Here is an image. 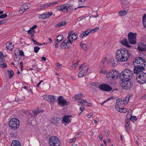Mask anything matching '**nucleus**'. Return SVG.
<instances>
[{
    "instance_id": "59",
    "label": "nucleus",
    "mask_w": 146,
    "mask_h": 146,
    "mask_svg": "<svg viewBox=\"0 0 146 146\" xmlns=\"http://www.w3.org/2000/svg\"><path fill=\"white\" fill-rule=\"evenodd\" d=\"M11 135L13 137H15L16 136V133H15L11 132L10 133Z\"/></svg>"
},
{
    "instance_id": "31",
    "label": "nucleus",
    "mask_w": 146,
    "mask_h": 146,
    "mask_svg": "<svg viewBox=\"0 0 146 146\" xmlns=\"http://www.w3.org/2000/svg\"><path fill=\"white\" fill-rule=\"evenodd\" d=\"M39 108H37V109H35L33 111V112L35 115H37L39 113L41 112L42 111L40 110Z\"/></svg>"
},
{
    "instance_id": "36",
    "label": "nucleus",
    "mask_w": 146,
    "mask_h": 146,
    "mask_svg": "<svg viewBox=\"0 0 146 146\" xmlns=\"http://www.w3.org/2000/svg\"><path fill=\"white\" fill-rule=\"evenodd\" d=\"M58 2H50L49 3H48V5L49 7H51L53 6H54L55 5L57 4Z\"/></svg>"
},
{
    "instance_id": "35",
    "label": "nucleus",
    "mask_w": 146,
    "mask_h": 146,
    "mask_svg": "<svg viewBox=\"0 0 146 146\" xmlns=\"http://www.w3.org/2000/svg\"><path fill=\"white\" fill-rule=\"evenodd\" d=\"M58 2H50L49 3H48V5L49 7H51L53 6H54L55 5L57 4Z\"/></svg>"
},
{
    "instance_id": "22",
    "label": "nucleus",
    "mask_w": 146,
    "mask_h": 146,
    "mask_svg": "<svg viewBox=\"0 0 146 146\" xmlns=\"http://www.w3.org/2000/svg\"><path fill=\"white\" fill-rule=\"evenodd\" d=\"M6 48L8 50L10 49L11 50L13 48V46L12 45V42H7L6 44Z\"/></svg>"
},
{
    "instance_id": "21",
    "label": "nucleus",
    "mask_w": 146,
    "mask_h": 146,
    "mask_svg": "<svg viewBox=\"0 0 146 146\" xmlns=\"http://www.w3.org/2000/svg\"><path fill=\"white\" fill-rule=\"evenodd\" d=\"M11 146H21V145L19 141L14 140L12 142Z\"/></svg>"
},
{
    "instance_id": "62",
    "label": "nucleus",
    "mask_w": 146,
    "mask_h": 146,
    "mask_svg": "<svg viewBox=\"0 0 146 146\" xmlns=\"http://www.w3.org/2000/svg\"><path fill=\"white\" fill-rule=\"evenodd\" d=\"M52 13L51 12H49L48 13H46V14H47V15L48 16V18L51 16L52 15Z\"/></svg>"
},
{
    "instance_id": "50",
    "label": "nucleus",
    "mask_w": 146,
    "mask_h": 146,
    "mask_svg": "<svg viewBox=\"0 0 146 146\" xmlns=\"http://www.w3.org/2000/svg\"><path fill=\"white\" fill-rule=\"evenodd\" d=\"M7 16L6 14H4L3 15H2L0 16V18L1 19H3L5 18Z\"/></svg>"
},
{
    "instance_id": "13",
    "label": "nucleus",
    "mask_w": 146,
    "mask_h": 146,
    "mask_svg": "<svg viewBox=\"0 0 146 146\" xmlns=\"http://www.w3.org/2000/svg\"><path fill=\"white\" fill-rule=\"evenodd\" d=\"M58 102V105L62 106H64L67 104L66 101L63 99V97L62 96L59 97Z\"/></svg>"
},
{
    "instance_id": "52",
    "label": "nucleus",
    "mask_w": 146,
    "mask_h": 146,
    "mask_svg": "<svg viewBox=\"0 0 146 146\" xmlns=\"http://www.w3.org/2000/svg\"><path fill=\"white\" fill-rule=\"evenodd\" d=\"M33 111L31 112V111H27L25 113L30 116H32L33 115Z\"/></svg>"
},
{
    "instance_id": "24",
    "label": "nucleus",
    "mask_w": 146,
    "mask_h": 146,
    "mask_svg": "<svg viewBox=\"0 0 146 146\" xmlns=\"http://www.w3.org/2000/svg\"><path fill=\"white\" fill-rule=\"evenodd\" d=\"M129 98L128 97L125 98L124 100L120 102V104H126L129 101Z\"/></svg>"
},
{
    "instance_id": "44",
    "label": "nucleus",
    "mask_w": 146,
    "mask_h": 146,
    "mask_svg": "<svg viewBox=\"0 0 146 146\" xmlns=\"http://www.w3.org/2000/svg\"><path fill=\"white\" fill-rule=\"evenodd\" d=\"M80 61V60H78L76 63L73 64L72 66V67L74 69L78 65V63Z\"/></svg>"
},
{
    "instance_id": "53",
    "label": "nucleus",
    "mask_w": 146,
    "mask_h": 146,
    "mask_svg": "<svg viewBox=\"0 0 146 146\" xmlns=\"http://www.w3.org/2000/svg\"><path fill=\"white\" fill-rule=\"evenodd\" d=\"M86 0H79L78 1V3L80 5L83 4Z\"/></svg>"
},
{
    "instance_id": "56",
    "label": "nucleus",
    "mask_w": 146,
    "mask_h": 146,
    "mask_svg": "<svg viewBox=\"0 0 146 146\" xmlns=\"http://www.w3.org/2000/svg\"><path fill=\"white\" fill-rule=\"evenodd\" d=\"M14 54L16 56H19V52L18 50H15L14 52Z\"/></svg>"
},
{
    "instance_id": "7",
    "label": "nucleus",
    "mask_w": 146,
    "mask_h": 146,
    "mask_svg": "<svg viewBox=\"0 0 146 146\" xmlns=\"http://www.w3.org/2000/svg\"><path fill=\"white\" fill-rule=\"evenodd\" d=\"M58 9L63 12H71L73 10V8L70 5L66 4L57 7Z\"/></svg>"
},
{
    "instance_id": "39",
    "label": "nucleus",
    "mask_w": 146,
    "mask_h": 146,
    "mask_svg": "<svg viewBox=\"0 0 146 146\" xmlns=\"http://www.w3.org/2000/svg\"><path fill=\"white\" fill-rule=\"evenodd\" d=\"M58 123V122L57 119L55 118L53 119L51 121V123L54 125L57 124Z\"/></svg>"
},
{
    "instance_id": "27",
    "label": "nucleus",
    "mask_w": 146,
    "mask_h": 146,
    "mask_svg": "<svg viewBox=\"0 0 146 146\" xmlns=\"http://www.w3.org/2000/svg\"><path fill=\"white\" fill-rule=\"evenodd\" d=\"M77 33H74L71 35V38L74 40H76L77 38Z\"/></svg>"
},
{
    "instance_id": "45",
    "label": "nucleus",
    "mask_w": 146,
    "mask_h": 146,
    "mask_svg": "<svg viewBox=\"0 0 146 146\" xmlns=\"http://www.w3.org/2000/svg\"><path fill=\"white\" fill-rule=\"evenodd\" d=\"M88 16H87L86 15V16H83L82 17H79L78 18V21H80L82 20L83 19L86 18Z\"/></svg>"
},
{
    "instance_id": "11",
    "label": "nucleus",
    "mask_w": 146,
    "mask_h": 146,
    "mask_svg": "<svg viewBox=\"0 0 146 146\" xmlns=\"http://www.w3.org/2000/svg\"><path fill=\"white\" fill-rule=\"evenodd\" d=\"M121 6L124 10L128 11L129 6V3L127 0H120Z\"/></svg>"
},
{
    "instance_id": "14",
    "label": "nucleus",
    "mask_w": 146,
    "mask_h": 146,
    "mask_svg": "<svg viewBox=\"0 0 146 146\" xmlns=\"http://www.w3.org/2000/svg\"><path fill=\"white\" fill-rule=\"evenodd\" d=\"M71 115H65L63 117L62 120L65 123V124L66 125L68 124L70 122L71 120Z\"/></svg>"
},
{
    "instance_id": "32",
    "label": "nucleus",
    "mask_w": 146,
    "mask_h": 146,
    "mask_svg": "<svg viewBox=\"0 0 146 146\" xmlns=\"http://www.w3.org/2000/svg\"><path fill=\"white\" fill-rule=\"evenodd\" d=\"M8 72L9 76V78L10 79L13 77L14 74V72L12 70H8Z\"/></svg>"
},
{
    "instance_id": "26",
    "label": "nucleus",
    "mask_w": 146,
    "mask_h": 146,
    "mask_svg": "<svg viewBox=\"0 0 146 146\" xmlns=\"http://www.w3.org/2000/svg\"><path fill=\"white\" fill-rule=\"evenodd\" d=\"M87 74V73H85L83 71V70H81L78 74V77L79 78L82 77L84 75H86Z\"/></svg>"
},
{
    "instance_id": "25",
    "label": "nucleus",
    "mask_w": 146,
    "mask_h": 146,
    "mask_svg": "<svg viewBox=\"0 0 146 146\" xmlns=\"http://www.w3.org/2000/svg\"><path fill=\"white\" fill-rule=\"evenodd\" d=\"M38 17L40 19H44L48 18V16L47 15L46 13H45L40 15L38 16Z\"/></svg>"
},
{
    "instance_id": "9",
    "label": "nucleus",
    "mask_w": 146,
    "mask_h": 146,
    "mask_svg": "<svg viewBox=\"0 0 146 146\" xmlns=\"http://www.w3.org/2000/svg\"><path fill=\"white\" fill-rule=\"evenodd\" d=\"M136 33L132 32L129 33L128 35L129 41L131 44H135L136 42Z\"/></svg>"
},
{
    "instance_id": "61",
    "label": "nucleus",
    "mask_w": 146,
    "mask_h": 146,
    "mask_svg": "<svg viewBox=\"0 0 146 146\" xmlns=\"http://www.w3.org/2000/svg\"><path fill=\"white\" fill-rule=\"evenodd\" d=\"M122 112L123 113H125L127 111V109L125 108H122Z\"/></svg>"
},
{
    "instance_id": "46",
    "label": "nucleus",
    "mask_w": 146,
    "mask_h": 146,
    "mask_svg": "<svg viewBox=\"0 0 146 146\" xmlns=\"http://www.w3.org/2000/svg\"><path fill=\"white\" fill-rule=\"evenodd\" d=\"M21 57L19 56H16L14 58V60L15 61H18L19 60Z\"/></svg>"
},
{
    "instance_id": "2",
    "label": "nucleus",
    "mask_w": 146,
    "mask_h": 146,
    "mask_svg": "<svg viewBox=\"0 0 146 146\" xmlns=\"http://www.w3.org/2000/svg\"><path fill=\"white\" fill-rule=\"evenodd\" d=\"M115 54L116 60L119 62L126 61L130 57L129 51L125 48L117 50Z\"/></svg>"
},
{
    "instance_id": "38",
    "label": "nucleus",
    "mask_w": 146,
    "mask_h": 146,
    "mask_svg": "<svg viewBox=\"0 0 146 146\" xmlns=\"http://www.w3.org/2000/svg\"><path fill=\"white\" fill-rule=\"evenodd\" d=\"M25 9H24V7L22 5V6L20 8L19 10V12L21 13H23L25 11Z\"/></svg>"
},
{
    "instance_id": "47",
    "label": "nucleus",
    "mask_w": 146,
    "mask_h": 146,
    "mask_svg": "<svg viewBox=\"0 0 146 146\" xmlns=\"http://www.w3.org/2000/svg\"><path fill=\"white\" fill-rule=\"evenodd\" d=\"M5 60V59L3 57H0V64H2Z\"/></svg>"
},
{
    "instance_id": "40",
    "label": "nucleus",
    "mask_w": 146,
    "mask_h": 146,
    "mask_svg": "<svg viewBox=\"0 0 146 146\" xmlns=\"http://www.w3.org/2000/svg\"><path fill=\"white\" fill-rule=\"evenodd\" d=\"M100 73L101 74H102L104 75L106 74L107 75L108 74V72L106 70H101Z\"/></svg>"
},
{
    "instance_id": "3",
    "label": "nucleus",
    "mask_w": 146,
    "mask_h": 146,
    "mask_svg": "<svg viewBox=\"0 0 146 146\" xmlns=\"http://www.w3.org/2000/svg\"><path fill=\"white\" fill-rule=\"evenodd\" d=\"M132 71L128 69L124 70L120 73V79L123 82L129 81L133 76Z\"/></svg>"
},
{
    "instance_id": "1",
    "label": "nucleus",
    "mask_w": 146,
    "mask_h": 146,
    "mask_svg": "<svg viewBox=\"0 0 146 146\" xmlns=\"http://www.w3.org/2000/svg\"><path fill=\"white\" fill-rule=\"evenodd\" d=\"M133 65L134 67V74L139 75L140 72H143L145 69L144 67L146 65L144 59L140 57H137L133 62Z\"/></svg>"
},
{
    "instance_id": "63",
    "label": "nucleus",
    "mask_w": 146,
    "mask_h": 146,
    "mask_svg": "<svg viewBox=\"0 0 146 146\" xmlns=\"http://www.w3.org/2000/svg\"><path fill=\"white\" fill-rule=\"evenodd\" d=\"M33 30H32V29H31V28L28 31V33L29 34H32V33L33 32Z\"/></svg>"
},
{
    "instance_id": "54",
    "label": "nucleus",
    "mask_w": 146,
    "mask_h": 146,
    "mask_svg": "<svg viewBox=\"0 0 146 146\" xmlns=\"http://www.w3.org/2000/svg\"><path fill=\"white\" fill-rule=\"evenodd\" d=\"M19 56L20 55L21 56H24L23 52L22 50H20L19 52Z\"/></svg>"
},
{
    "instance_id": "48",
    "label": "nucleus",
    "mask_w": 146,
    "mask_h": 146,
    "mask_svg": "<svg viewBox=\"0 0 146 146\" xmlns=\"http://www.w3.org/2000/svg\"><path fill=\"white\" fill-rule=\"evenodd\" d=\"M98 83L96 82H93L90 84V85L92 86L97 87L98 86Z\"/></svg>"
},
{
    "instance_id": "42",
    "label": "nucleus",
    "mask_w": 146,
    "mask_h": 146,
    "mask_svg": "<svg viewBox=\"0 0 146 146\" xmlns=\"http://www.w3.org/2000/svg\"><path fill=\"white\" fill-rule=\"evenodd\" d=\"M81 47L85 50H87V46L86 44H83L81 45Z\"/></svg>"
},
{
    "instance_id": "49",
    "label": "nucleus",
    "mask_w": 146,
    "mask_h": 146,
    "mask_svg": "<svg viewBox=\"0 0 146 146\" xmlns=\"http://www.w3.org/2000/svg\"><path fill=\"white\" fill-rule=\"evenodd\" d=\"M32 41L33 42L34 44H35L37 45H41L42 44L37 42V41H36L35 40H34V39H33Z\"/></svg>"
},
{
    "instance_id": "57",
    "label": "nucleus",
    "mask_w": 146,
    "mask_h": 146,
    "mask_svg": "<svg viewBox=\"0 0 146 146\" xmlns=\"http://www.w3.org/2000/svg\"><path fill=\"white\" fill-rule=\"evenodd\" d=\"M107 58L106 57H104L101 62V63L104 64V62L107 60Z\"/></svg>"
},
{
    "instance_id": "16",
    "label": "nucleus",
    "mask_w": 146,
    "mask_h": 146,
    "mask_svg": "<svg viewBox=\"0 0 146 146\" xmlns=\"http://www.w3.org/2000/svg\"><path fill=\"white\" fill-rule=\"evenodd\" d=\"M139 50L140 51H144L146 50V45H145L141 43L139 44L138 48Z\"/></svg>"
},
{
    "instance_id": "55",
    "label": "nucleus",
    "mask_w": 146,
    "mask_h": 146,
    "mask_svg": "<svg viewBox=\"0 0 146 146\" xmlns=\"http://www.w3.org/2000/svg\"><path fill=\"white\" fill-rule=\"evenodd\" d=\"M57 38L59 39V40H62L63 38V37L62 35H59L57 37Z\"/></svg>"
},
{
    "instance_id": "33",
    "label": "nucleus",
    "mask_w": 146,
    "mask_h": 146,
    "mask_svg": "<svg viewBox=\"0 0 146 146\" xmlns=\"http://www.w3.org/2000/svg\"><path fill=\"white\" fill-rule=\"evenodd\" d=\"M88 66H86L84 67L81 70H83V71L85 73H87L86 72L88 71Z\"/></svg>"
},
{
    "instance_id": "17",
    "label": "nucleus",
    "mask_w": 146,
    "mask_h": 146,
    "mask_svg": "<svg viewBox=\"0 0 146 146\" xmlns=\"http://www.w3.org/2000/svg\"><path fill=\"white\" fill-rule=\"evenodd\" d=\"M120 43L123 45L128 47H130L131 46L128 44L127 39L126 38H124L120 41Z\"/></svg>"
},
{
    "instance_id": "4",
    "label": "nucleus",
    "mask_w": 146,
    "mask_h": 146,
    "mask_svg": "<svg viewBox=\"0 0 146 146\" xmlns=\"http://www.w3.org/2000/svg\"><path fill=\"white\" fill-rule=\"evenodd\" d=\"M49 146H60V139L55 136H52L49 138Z\"/></svg>"
},
{
    "instance_id": "51",
    "label": "nucleus",
    "mask_w": 146,
    "mask_h": 146,
    "mask_svg": "<svg viewBox=\"0 0 146 146\" xmlns=\"http://www.w3.org/2000/svg\"><path fill=\"white\" fill-rule=\"evenodd\" d=\"M7 21V20L6 19H3L1 21H0V24L1 25H2L6 23Z\"/></svg>"
},
{
    "instance_id": "64",
    "label": "nucleus",
    "mask_w": 146,
    "mask_h": 146,
    "mask_svg": "<svg viewBox=\"0 0 146 146\" xmlns=\"http://www.w3.org/2000/svg\"><path fill=\"white\" fill-rule=\"evenodd\" d=\"M99 137L101 141H102L103 139V136L102 134H99Z\"/></svg>"
},
{
    "instance_id": "37",
    "label": "nucleus",
    "mask_w": 146,
    "mask_h": 146,
    "mask_svg": "<svg viewBox=\"0 0 146 146\" xmlns=\"http://www.w3.org/2000/svg\"><path fill=\"white\" fill-rule=\"evenodd\" d=\"M130 119L133 121H135L137 120V118L135 116L131 115Z\"/></svg>"
},
{
    "instance_id": "12",
    "label": "nucleus",
    "mask_w": 146,
    "mask_h": 146,
    "mask_svg": "<svg viewBox=\"0 0 146 146\" xmlns=\"http://www.w3.org/2000/svg\"><path fill=\"white\" fill-rule=\"evenodd\" d=\"M99 88L103 91H109L112 90V88L109 85L107 84H102L100 85Z\"/></svg>"
},
{
    "instance_id": "20",
    "label": "nucleus",
    "mask_w": 146,
    "mask_h": 146,
    "mask_svg": "<svg viewBox=\"0 0 146 146\" xmlns=\"http://www.w3.org/2000/svg\"><path fill=\"white\" fill-rule=\"evenodd\" d=\"M56 96L52 95H50L48 102L50 103H53L56 101Z\"/></svg>"
},
{
    "instance_id": "6",
    "label": "nucleus",
    "mask_w": 146,
    "mask_h": 146,
    "mask_svg": "<svg viewBox=\"0 0 146 146\" xmlns=\"http://www.w3.org/2000/svg\"><path fill=\"white\" fill-rule=\"evenodd\" d=\"M119 73L115 70H110L108 72L106 77L108 79L110 80H115L118 77Z\"/></svg>"
},
{
    "instance_id": "43",
    "label": "nucleus",
    "mask_w": 146,
    "mask_h": 146,
    "mask_svg": "<svg viewBox=\"0 0 146 146\" xmlns=\"http://www.w3.org/2000/svg\"><path fill=\"white\" fill-rule=\"evenodd\" d=\"M44 100L47 101L48 102L49 100V95H44L43 96Z\"/></svg>"
},
{
    "instance_id": "8",
    "label": "nucleus",
    "mask_w": 146,
    "mask_h": 146,
    "mask_svg": "<svg viewBox=\"0 0 146 146\" xmlns=\"http://www.w3.org/2000/svg\"><path fill=\"white\" fill-rule=\"evenodd\" d=\"M139 75L136 76V80L138 83L143 84L146 83V73L141 72Z\"/></svg>"
},
{
    "instance_id": "30",
    "label": "nucleus",
    "mask_w": 146,
    "mask_h": 146,
    "mask_svg": "<svg viewBox=\"0 0 146 146\" xmlns=\"http://www.w3.org/2000/svg\"><path fill=\"white\" fill-rule=\"evenodd\" d=\"M23 5L24 7V9H25V10L28 9L30 7V5L29 3L24 4Z\"/></svg>"
},
{
    "instance_id": "10",
    "label": "nucleus",
    "mask_w": 146,
    "mask_h": 146,
    "mask_svg": "<svg viewBox=\"0 0 146 146\" xmlns=\"http://www.w3.org/2000/svg\"><path fill=\"white\" fill-rule=\"evenodd\" d=\"M133 83L128 81L123 82L121 85L122 87L124 90H127L131 88L132 86Z\"/></svg>"
},
{
    "instance_id": "19",
    "label": "nucleus",
    "mask_w": 146,
    "mask_h": 146,
    "mask_svg": "<svg viewBox=\"0 0 146 146\" xmlns=\"http://www.w3.org/2000/svg\"><path fill=\"white\" fill-rule=\"evenodd\" d=\"M90 33H91L90 29H87L85 31L81 33L80 36V37L82 38H83L88 35Z\"/></svg>"
},
{
    "instance_id": "15",
    "label": "nucleus",
    "mask_w": 146,
    "mask_h": 146,
    "mask_svg": "<svg viewBox=\"0 0 146 146\" xmlns=\"http://www.w3.org/2000/svg\"><path fill=\"white\" fill-rule=\"evenodd\" d=\"M64 46H65V48H66V47L69 48L70 46V44L67 40H64L60 45V47L62 48H63Z\"/></svg>"
},
{
    "instance_id": "23",
    "label": "nucleus",
    "mask_w": 146,
    "mask_h": 146,
    "mask_svg": "<svg viewBox=\"0 0 146 146\" xmlns=\"http://www.w3.org/2000/svg\"><path fill=\"white\" fill-rule=\"evenodd\" d=\"M66 23L65 21H64L62 22H60L56 25L55 27L56 28H58L60 27L66 25Z\"/></svg>"
},
{
    "instance_id": "41",
    "label": "nucleus",
    "mask_w": 146,
    "mask_h": 146,
    "mask_svg": "<svg viewBox=\"0 0 146 146\" xmlns=\"http://www.w3.org/2000/svg\"><path fill=\"white\" fill-rule=\"evenodd\" d=\"M40 49V48L39 47L36 46L34 47V51L35 53H37L38 52Z\"/></svg>"
},
{
    "instance_id": "5",
    "label": "nucleus",
    "mask_w": 146,
    "mask_h": 146,
    "mask_svg": "<svg viewBox=\"0 0 146 146\" xmlns=\"http://www.w3.org/2000/svg\"><path fill=\"white\" fill-rule=\"evenodd\" d=\"M8 124L10 129L16 130L19 128L20 123L19 120L16 118H13L9 121Z\"/></svg>"
},
{
    "instance_id": "28",
    "label": "nucleus",
    "mask_w": 146,
    "mask_h": 146,
    "mask_svg": "<svg viewBox=\"0 0 146 146\" xmlns=\"http://www.w3.org/2000/svg\"><path fill=\"white\" fill-rule=\"evenodd\" d=\"M130 122L128 119L126 120L125 124V127L126 130L129 128Z\"/></svg>"
},
{
    "instance_id": "58",
    "label": "nucleus",
    "mask_w": 146,
    "mask_h": 146,
    "mask_svg": "<svg viewBox=\"0 0 146 146\" xmlns=\"http://www.w3.org/2000/svg\"><path fill=\"white\" fill-rule=\"evenodd\" d=\"M2 66H0V67L3 68H5L7 67V65L6 63H3L2 64Z\"/></svg>"
},
{
    "instance_id": "18",
    "label": "nucleus",
    "mask_w": 146,
    "mask_h": 146,
    "mask_svg": "<svg viewBox=\"0 0 146 146\" xmlns=\"http://www.w3.org/2000/svg\"><path fill=\"white\" fill-rule=\"evenodd\" d=\"M83 97V96L82 95V94L80 93V94L76 95L74 97L73 100L74 101H76L78 100H80Z\"/></svg>"
},
{
    "instance_id": "34",
    "label": "nucleus",
    "mask_w": 146,
    "mask_h": 146,
    "mask_svg": "<svg viewBox=\"0 0 146 146\" xmlns=\"http://www.w3.org/2000/svg\"><path fill=\"white\" fill-rule=\"evenodd\" d=\"M99 29V27H96L92 29H90V33H94L97 31Z\"/></svg>"
},
{
    "instance_id": "60",
    "label": "nucleus",
    "mask_w": 146,
    "mask_h": 146,
    "mask_svg": "<svg viewBox=\"0 0 146 146\" xmlns=\"http://www.w3.org/2000/svg\"><path fill=\"white\" fill-rule=\"evenodd\" d=\"M76 138H74V139H70L69 141L70 143L73 142H74L76 140Z\"/></svg>"
},
{
    "instance_id": "29",
    "label": "nucleus",
    "mask_w": 146,
    "mask_h": 146,
    "mask_svg": "<svg viewBox=\"0 0 146 146\" xmlns=\"http://www.w3.org/2000/svg\"><path fill=\"white\" fill-rule=\"evenodd\" d=\"M127 11L126 10L121 11L119 12V13L121 16L125 15L127 14Z\"/></svg>"
}]
</instances>
